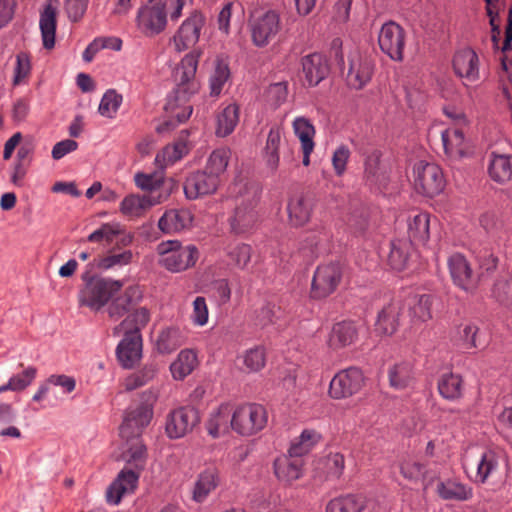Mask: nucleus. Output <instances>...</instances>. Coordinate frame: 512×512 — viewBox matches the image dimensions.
Here are the masks:
<instances>
[{
	"label": "nucleus",
	"instance_id": "nucleus-34",
	"mask_svg": "<svg viewBox=\"0 0 512 512\" xmlns=\"http://www.w3.org/2000/svg\"><path fill=\"white\" fill-rule=\"evenodd\" d=\"M149 321L150 312L144 307L137 308L129 313L120 324L114 327L113 335L117 337L122 334L133 335L135 333L141 335V329L144 328Z\"/></svg>",
	"mask_w": 512,
	"mask_h": 512
},
{
	"label": "nucleus",
	"instance_id": "nucleus-35",
	"mask_svg": "<svg viewBox=\"0 0 512 512\" xmlns=\"http://www.w3.org/2000/svg\"><path fill=\"white\" fill-rule=\"evenodd\" d=\"M121 457L124 461L134 464L136 467L143 465L146 458V448L140 435L129 434V436L121 437Z\"/></svg>",
	"mask_w": 512,
	"mask_h": 512
},
{
	"label": "nucleus",
	"instance_id": "nucleus-6",
	"mask_svg": "<svg viewBox=\"0 0 512 512\" xmlns=\"http://www.w3.org/2000/svg\"><path fill=\"white\" fill-rule=\"evenodd\" d=\"M412 183L417 193L427 197L439 195L446 186L442 169L437 164L424 160L414 164Z\"/></svg>",
	"mask_w": 512,
	"mask_h": 512
},
{
	"label": "nucleus",
	"instance_id": "nucleus-59",
	"mask_svg": "<svg viewBox=\"0 0 512 512\" xmlns=\"http://www.w3.org/2000/svg\"><path fill=\"white\" fill-rule=\"evenodd\" d=\"M445 430L446 428L444 426H439L433 423L426 426V437L428 439L425 447L426 455L434 456L436 451L442 448L444 440L441 436Z\"/></svg>",
	"mask_w": 512,
	"mask_h": 512
},
{
	"label": "nucleus",
	"instance_id": "nucleus-60",
	"mask_svg": "<svg viewBox=\"0 0 512 512\" xmlns=\"http://www.w3.org/2000/svg\"><path fill=\"white\" fill-rule=\"evenodd\" d=\"M443 113L450 121L449 127H457L462 129H467L470 127L471 120L462 108L449 104L443 107Z\"/></svg>",
	"mask_w": 512,
	"mask_h": 512
},
{
	"label": "nucleus",
	"instance_id": "nucleus-9",
	"mask_svg": "<svg viewBox=\"0 0 512 512\" xmlns=\"http://www.w3.org/2000/svg\"><path fill=\"white\" fill-rule=\"evenodd\" d=\"M375 63L366 53L353 49L347 57L346 81L349 87L360 90L370 83Z\"/></svg>",
	"mask_w": 512,
	"mask_h": 512
},
{
	"label": "nucleus",
	"instance_id": "nucleus-50",
	"mask_svg": "<svg viewBox=\"0 0 512 512\" xmlns=\"http://www.w3.org/2000/svg\"><path fill=\"white\" fill-rule=\"evenodd\" d=\"M388 376L391 387L405 389L413 380L412 367L407 362L396 363L389 368Z\"/></svg>",
	"mask_w": 512,
	"mask_h": 512
},
{
	"label": "nucleus",
	"instance_id": "nucleus-2",
	"mask_svg": "<svg viewBox=\"0 0 512 512\" xmlns=\"http://www.w3.org/2000/svg\"><path fill=\"white\" fill-rule=\"evenodd\" d=\"M158 264L171 273L184 272L193 266L199 258L194 245H183L178 240L162 241L157 245Z\"/></svg>",
	"mask_w": 512,
	"mask_h": 512
},
{
	"label": "nucleus",
	"instance_id": "nucleus-7",
	"mask_svg": "<svg viewBox=\"0 0 512 512\" xmlns=\"http://www.w3.org/2000/svg\"><path fill=\"white\" fill-rule=\"evenodd\" d=\"M168 24L166 6L163 2H150L138 8L135 27L145 37H155L165 31Z\"/></svg>",
	"mask_w": 512,
	"mask_h": 512
},
{
	"label": "nucleus",
	"instance_id": "nucleus-8",
	"mask_svg": "<svg viewBox=\"0 0 512 512\" xmlns=\"http://www.w3.org/2000/svg\"><path fill=\"white\" fill-rule=\"evenodd\" d=\"M365 377L361 369L349 367L338 371L331 379L328 395L334 400H343L357 394L364 386Z\"/></svg>",
	"mask_w": 512,
	"mask_h": 512
},
{
	"label": "nucleus",
	"instance_id": "nucleus-10",
	"mask_svg": "<svg viewBox=\"0 0 512 512\" xmlns=\"http://www.w3.org/2000/svg\"><path fill=\"white\" fill-rule=\"evenodd\" d=\"M407 41V33L394 21L384 23L378 33V44L383 53L393 61H402Z\"/></svg>",
	"mask_w": 512,
	"mask_h": 512
},
{
	"label": "nucleus",
	"instance_id": "nucleus-57",
	"mask_svg": "<svg viewBox=\"0 0 512 512\" xmlns=\"http://www.w3.org/2000/svg\"><path fill=\"white\" fill-rule=\"evenodd\" d=\"M133 260V253L131 250H124L121 252H113L100 258L97 262V267L103 270L112 269L115 267H123L130 264Z\"/></svg>",
	"mask_w": 512,
	"mask_h": 512
},
{
	"label": "nucleus",
	"instance_id": "nucleus-40",
	"mask_svg": "<svg viewBox=\"0 0 512 512\" xmlns=\"http://www.w3.org/2000/svg\"><path fill=\"white\" fill-rule=\"evenodd\" d=\"M322 440V435L315 429H304L301 434L291 442L288 453L290 456L301 458L312 451Z\"/></svg>",
	"mask_w": 512,
	"mask_h": 512
},
{
	"label": "nucleus",
	"instance_id": "nucleus-52",
	"mask_svg": "<svg viewBox=\"0 0 512 512\" xmlns=\"http://www.w3.org/2000/svg\"><path fill=\"white\" fill-rule=\"evenodd\" d=\"M122 102L123 96L120 93H118L115 89H108L100 100L98 113L102 117L113 119L116 117Z\"/></svg>",
	"mask_w": 512,
	"mask_h": 512
},
{
	"label": "nucleus",
	"instance_id": "nucleus-27",
	"mask_svg": "<svg viewBox=\"0 0 512 512\" xmlns=\"http://www.w3.org/2000/svg\"><path fill=\"white\" fill-rule=\"evenodd\" d=\"M154 412L150 409L143 408L137 405L134 408H130L124 417V420L120 426V437L129 436V434H138L147 427L152 418Z\"/></svg>",
	"mask_w": 512,
	"mask_h": 512
},
{
	"label": "nucleus",
	"instance_id": "nucleus-51",
	"mask_svg": "<svg viewBox=\"0 0 512 512\" xmlns=\"http://www.w3.org/2000/svg\"><path fill=\"white\" fill-rule=\"evenodd\" d=\"M317 469L322 472L327 479L339 478L344 470V456L340 453H329L318 462Z\"/></svg>",
	"mask_w": 512,
	"mask_h": 512
},
{
	"label": "nucleus",
	"instance_id": "nucleus-24",
	"mask_svg": "<svg viewBox=\"0 0 512 512\" xmlns=\"http://www.w3.org/2000/svg\"><path fill=\"white\" fill-rule=\"evenodd\" d=\"M122 335L116 349L117 358L124 368H133L142 358V337L135 333Z\"/></svg>",
	"mask_w": 512,
	"mask_h": 512
},
{
	"label": "nucleus",
	"instance_id": "nucleus-19",
	"mask_svg": "<svg viewBox=\"0 0 512 512\" xmlns=\"http://www.w3.org/2000/svg\"><path fill=\"white\" fill-rule=\"evenodd\" d=\"M139 474L130 470L123 469L119 472L116 479L109 485L106 492V500L109 504L117 505L122 498L132 494L137 488Z\"/></svg>",
	"mask_w": 512,
	"mask_h": 512
},
{
	"label": "nucleus",
	"instance_id": "nucleus-13",
	"mask_svg": "<svg viewBox=\"0 0 512 512\" xmlns=\"http://www.w3.org/2000/svg\"><path fill=\"white\" fill-rule=\"evenodd\" d=\"M169 182L170 185L165 189V194L163 195L160 194L155 197L151 195H140L134 193L128 194L121 201L119 211L123 216L129 219H137L142 217L153 206L162 203L169 197L174 186V181L170 179Z\"/></svg>",
	"mask_w": 512,
	"mask_h": 512
},
{
	"label": "nucleus",
	"instance_id": "nucleus-42",
	"mask_svg": "<svg viewBox=\"0 0 512 512\" xmlns=\"http://www.w3.org/2000/svg\"><path fill=\"white\" fill-rule=\"evenodd\" d=\"M240 108L236 103L227 104L217 115L216 135L226 137L230 135L239 122Z\"/></svg>",
	"mask_w": 512,
	"mask_h": 512
},
{
	"label": "nucleus",
	"instance_id": "nucleus-32",
	"mask_svg": "<svg viewBox=\"0 0 512 512\" xmlns=\"http://www.w3.org/2000/svg\"><path fill=\"white\" fill-rule=\"evenodd\" d=\"M302 69L310 86L318 85L329 72L326 59L320 54H310L302 59Z\"/></svg>",
	"mask_w": 512,
	"mask_h": 512
},
{
	"label": "nucleus",
	"instance_id": "nucleus-31",
	"mask_svg": "<svg viewBox=\"0 0 512 512\" xmlns=\"http://www.w3.org/2000/svg\"><path fill=\"white\" fill-rule=\"evenodd\" d=\"M230 77L231 71L228 61L223 57H216L208 76L210 96L219 97Z\"/></svg>",
	"mask_w": 512,
	"mask_h": 512
},
{
	"label": "nucleus",
	"instance_id": "nucleus-30",
	"mask_svg": "<svg viewBox=\"0 0 512 512\" xmlns=\"http://www.w3.org/2000/svg\"><path fill=\"white\" fill-rule=\"evenodd\" d=\"M57 27V8L47 3L40 13L39 28L41 32L43 47L51 50L55 46Z\"/></svg>",
	"mask_w": 512,
	"mask_h": 512
},
{
	"label": "nucleus",
	"instance_id": "nucleus-54",
	"mask_svg": "<svg viewBox=\"0 0 512 512\" xmlns=\"http://www.w3.org/2000/svg\"><path fill=\"white\" fill-rule=\"evenodd\" d=\"M439 393L446 399L454 400L461 396L462 379L453 373L443 374L438 382Z\"/></svg>",
	"mask_w": 512,
	"mask_h": 512
},
{
	"label": "nucleus",
	"instance_id": "nucleus-63",
	"mask_svg": "<svg viewBox=\"0 0 512 512\" xmlns=\"http://www.w3.org/2000/svg\"><path fill=\"white\" fill-rule=\"evenodd\" d=\"M228 256L238 268H245L251 259V247L248 244L238 243L229 248Z\"/></svg>",
	"mask_w": 512,
	"mask_h": 512
},
{
	"label": "nucleus",
	"instance_id": "nucleus-53",
	"mask_svg": "<svg viewBox=\"0 0 512 512\" xmlns=\"http://www.w3.org/2000/svg\"><path fill=\"white\" fill-rule=\"evenodd\" d=\"M230 155L231 152L227 148H218L214 150L210 154L204 170L220 180L221 175L226 171Z\"/></svg>",
	"mask_w": 512,
	"mask_h": 512
},
{
	"label": "nucleus",
	"instance_id": "nucleus-3",
	"mask_svg": "<svg viewBox=\"0 0 512 512\" xmlns=\"http://www.w3.org/2000/svg\"><path fill=\"white\" fill-rule=\"evenodd\" d=\"M268 424L266 408L257 403L233 405L230 421L231 430L238 436L250 438L261 433Z\"/></svg>",
	"mask_w": 512,
	"mask_h": 512
},
{
	"label": "nucleus",
	"instance_id": "nucleus-39",
	"mask_svg": "<svg viewBox=\"0 0 512 512\" xmlns=\"http://www.w3.org/2000/svg\"><path fill=\"white\" fill-rule=\"evenodd\" d=\"M282 141V131L278 127L270 129L266 143L262 152L263 160L267 168L275 172L280 164V146Z\"/></svg>",
	"mask_w": 512,
	"mask_h": 512
},
{
	"label": "nucleus",
	"instance_id": "nucleus-21",
	"mask_svg": "<svg viewBox=\"0 0 512 512\" xmlns=\"http://www.w3.org/2000/svg\"><path fill=\"white\" fill-rule=\"evenodd\" d=\"M220 484V472L215 466H207L197 475L192 488V500L203 503Z\"/></svg>",
	"mask_w": 512,
	"mask_h": 512
},
{
	"label": "nucleus",
	"instance_id": "nucleus-16",
	"mask_svg": "<svg viewBox=\"0 0 512 512\" xmlns=\"http://www.w3.org/2000/svg\"><path fill=\"white\" fill-rule=\"evenodd\" d=\"M452 67L455 75L459 77L463 84L468 86L475 83L480 78V62L477 53L465 47L453 56Z\"/></svg>",
	"mask_w": 512,
	"mask_h": 512
},
{
	"label": "nucleus",
	"instance_id": "nucleus-1",
	"mask_svg": "<svg viewBox=\"0 0 512 512\" xmlns=\"http://www.w3.org/2000/svg\"><path fill=\"white\" fill-rule=\"evenodd\" d=\"M201 50L195 49L187 53L175 71L176 88L168 98L165 109L173 122L182 123L188 120L193 108L189 104L191 97L200 90V83L196 79L198 62Z\"/></svg>",
	"mask_w": 512,
	"mask_h": 512
},
{
	"label": "nucleus",
	"instance_id": "nucleus-62",
	"mask_svg": "<svg viewBox=\"0 0 512 512\" xmlns=\"http://www.w3.org/2000/svg\"><path fill=\"white\" fill-rule=\"evenodd\" d=\"M400 473L406 480L418 482L424 478L426 467L416 460L408 459L401 463Z\"/></svg>",
	"mask_w": 512,
	"mask_h": 512
},
{
	"label": "nucleus",
	"instance_id": "nucleus-25",
	"mask_svg": "<svg viewBox=\"0 0 512 512\" xmlns=\"http://www.w3.org/2000/svg\"><path fill=\"white\" fill-rule=\"evenodd\" d=\"M359 325L353 321H342L333 325L327 344L332 350H339L358 340Z\"/></svg>",
	"mask_w": 512,
	"mask_h": 512
},
{
	"label": "nucleus",
	"instance_id": "nucleus-46",
	"mask_svg": "<svg viewBox=\"0 0 512 512\" xmlns=\"http://www.w3.org/2000/svg\"><path fill=\"white\" fill-rule=\"evenodd\" d=\"M291 126L300 147L316 146V128L310 119L305 116H297L293 119Z\"/></svg>",
	"mask_w": 512,
	"mask_h": 512
},
{
	"label": "nucleus",
	"instance_id": "nucleus-18",
	"mask_svg": "<svg viewBox=\"0 0 512 512\" xmlns=\"http://www.w3.org/2000/svg\"><path fill=\"white\" fill-rule=\"evenodd\" d=\"M233 414V404L224 402L213 408L205 422V429L210 437L218 439L229 433Z\"/></svg>",
	"mask_w": 512,
	"mask_h": 512
},
{
	"label": "nucleus",
	"instance_id": "nucleus-44",
	"mask_svg": "<svg viewBox=\"0 0 512 512\" xmlns=\"http://www.w3.org/2000/svg\"><path fill=\"white\" fill-rule=\"evenodd\" d=\"M289 222L294 227H301L310 221L312 206L302 197H294L288 203Z\"/></svg>",
	"mask_w": 512,
	"mask_h": 512
},
{
	"label": "nucleus",
	"instance_id": "nucleus-22",
	"mask_svg": "<svg viewBox=\"0 0 512 512\" xmlns=\"http://www.w3.org/2000/svg\"><path fill=\"white\" fill-rule=\"evenodd\" d=\"M303 460L299 457L281 455L274 461V474L285 485H291L303 476Z\"/></svg>",
	"mask_w": 512,
	"mask_h": 512
},
{
	"label": "nucleus",
	"instance_id": "nucleus-64",
	"mask_svg": "<svg viewBox=\"0 0 512 512\" xmlns=\"http://www.w3.org/2000/svg\"><path fill=\"white\" fill-rule=\"evenodd\" d=\"M190 319L197 327H203L208 323L209 310L204 297L198 296L193 300Z\"/></svg>",
	"mask_w": 512,
	"mask_h": 512
},
{
	"label": "nucleus",
	"instance_id": "nucleus-29",
	"mask_svg": "<svg viewBox=\"0 0 512 512\" xmlns=\"http://www.w3.org/2000/svg\"><path fill=\"white\" fill-rule=\"evenodd\" d=\"M401 305L399 302H390L378 313L375 323V331L383 336L394 334L399 325Z\"/></svg>",
	"mask_w": 512,
	"mask_h": 512
},
{
	"label": "nucleus",
	"instance_id": "nucleus-38",
	"mask_svg": "<svg viewBox=\"0 0 512 512\" xmlns=\"http://www.w3.org/2000/svg\"><path fill=\"white\" fill-rule=\"evenodd\" d=\"M488 173L490 178L498 183L512 180V157L492 152L489 156Z\"/></svg>",
	"mask_w": 512,
	"mask_h": 512
},
{
	"label": "nucleus",
	"instance_id": "nucleus-14",
	"mask_svg": "<svg viewBox=\"0 0 512 512\" xmlns=\"http://www.w3.org/2000/svg\"><path fill=\"white\" fill-rule=\"evenodd\" d=\"M199 420L198 412L193 407H179L167 415L165 433L169 439L183 438L195 428Z\"/></svg>",
	"mask_w": 512,
	"mask_h": 512
},
{
	"label": "nucleus",
	"instance_id": "nucleus-58",
	"mask_svg": "<svg viewBox=\"0 0 512 512\" xmlns=\"http://www.w3.org/2000/svg\"><path fill=\"white\" fill-rule=\"evenodd\" d=\"M433 297L431 295L423 294L415 298L414 304L411 307V315L413 319L426 322L432 318L431 306Z\"/></svg>",
	"mask_w": 512,
	"mask_h": 512
},
{
	"label": "nucleus",
	"instance_id": "nucleus-55",
	"mask_svg": "<svg viewBox=\"0 0 512 512\" xmlns=\"http://www.w3.org/2000/svg\"><path fill=\"white\" fill-rule=\"evenodd\" d=\"M32 401L37 403H45L42 407L50 406L53 407L57 405L60 401H62V397H60L56 391L55 387L52 383H50L49 377L41 382L32 397Z\"/></svg>",
	"mask_w": 512,
	"mask_h": 512
},
{
	"label": "nucleus",
	"instance_id": "nucleus-61",
	"mask_svg": "<svg viewBox=\"0 0 512 512\" xmlns=\"http://www.w3.org/2000/svg\"><path fill=\"white\" fill-rule=\"evenodd\" d=\"M37 376V369L33 366L26 367L22 372L9 378L12 392H20L29 387Z\"/></svg>",
	"mask_w": 512,
	"mask_h": 512
},
{
	"label": "nucleus",
	"instance_id": "nucleus-41",
	"mask_svg": "<svg viewBox=\"0 0 512 512\" xmlns=\"http://www.w3.org/2000/svg\"><path fill=\"white\" fill-rule=\"evenodd\" d=\"M32 74V56L27 51H18L13 57L12 78L13 86L25 85Z\"/></svg>",
	"mask_w": 512,
	"mask_h": 512
},
{
	"label": "nucleus",
	"instance_id": "nucleus-49",
	"mask_svg": "<svg viewBox=\"0 0 512 512\" xmlns=\"http://www.w3.org/2000/svg\"><path fill=\"white\" fill-rule=\"evenodd\" d=\"M266 349L263 346H255L247 349L241 355L243 369L247 373H257L266 365Z\"/></svg>",
	"mask_w": 512,
	"mask_h": 512
},
{
	"label": "nucleus",
	"instance_id": "nucleus-26",
	"mask_svg": "<svg viewBox=\"0 0 512 512\" xmlns=\"http://www.w3.org/2000/svg\"><path fill=\"white\" fill-rule=\"evenodd\" d=\"M193 220L190 210L174 208L165 211L158 221V227L163 233L172 234L191 228Z\"/></svg>",
	"mask_w": 512,
	"mask_h": 512
},
{
	"label": "nucleus",
	"instance_id": "nucleus-56",
	"mask_svg": "<svg viewBox=\"0 0 512 512\" xmlns=\"http://www.w3.org/2000/svg\"><path fill=\"white\" fill-rule=\"evenodd\" d=\"M135 185L143 191H155L165 184V177L162 171L152 173L137 172L134 175Z\"/></svg>",
	"mask_w": 512,
	"mask_h": 512
},
{
	"label": "nucleus",
	"instance_id": "nucleus-28",
	"mask_svg": "<svg viewBox=\"0 0 512 512\" xmlns=\"http://www.w3.org/2000/svg\"><path fill=\"white\" fill-rule=\"evenodd\" d=\"M189 150V143L184 138H180L158 151L154 159L155 166L163 171L180 161Z\"/></svg>",
	"mask_w": 512,
	"mask_h": 512
},
{
	"label": "nucleus",
	"instance_id": "nucleus-5",
	"mask_svg": "<svg viewBox=\"0 0 512 512\" xmlns=\"http://www.w3.org/2000/svg\"><path fill=\"white\" fill-rule=\"evenodd\" d=\"M500 456L491 449L468 447L463 455V467L475 483L484 484L499 469Z\"/></svg>",
	"mask_w": 512,
	"mask_h": 512
},
{
	"label": "nucleus",
	"instance_id": "nucleus-4",
	"mask_svg": "<svg viewBox=\"0 0 512 512\" xmlns=\"http://www.w3.org/2000/svg\"><path fill=\"white\" fill-rule=\"evenodd\" d=\"M79 292V304L91 311H100L122 289V282L110 278L93 276L86 279Z\"/></svg>",
	"mask_w": 512,
	"mask_h": 512
},
{
	"label": "nucleus",
	"instance_id": "nucleus-43",
	"mask_svg": "<svg viewBox=\"0 0 512 512\" xmlns=\"http://www.w3.org/2000/svg\"><path fill=\"white\" fill-rule=\"evenodd\" d=\"M412 243L406 239H398L391 243L388 262L392 269L402 271L406 268L412 252Z\"/></svg>",
	"mask_w": 512,
	"mask_h": 512
},
{
	"label": "nucleus",
	"instance_id": "nucleus-48",
	"mask_svg": "<svg viewBox=\"0 0 512 512\" xmlns=\"http://www.w3.org/2000/svg\"><path fill=\"white\" fill-rule=\"evenodd\" d=\"M122 232L123 228L119 222L113 221L103 223L88 235L87 241L91 243H104L109 245L116 237L122 234Z\"/></svg>",
	"mask_w": 512,
	"mask_h": 512
},
{
	"label": "nucleus",
	"instance_id": "nucleus-33",
	"mask_svg": "<svg viewBox=\"0 0 512 512\" xmlns=\"http://www.w3.org/2000/svg\"><path fill=\"white\" fill-rule=\"evenodd\" d=\"M368 498L362 494H344L332 498L325 507V512H363Z\"/></svg>",
	"mask_w": 512,
	"mask_h": 512
},
{
	"label": "nucleus",
	"instance_id": "nucleus-15",
	"mask_svg": "<svg viewBox=\"0 0 512 512\" xmlns=\"http://www.w3.org/2000/svg\"><path fill=\"white\" fill-rule=\"evenodd\" d=\"M441 140L444 153L450 160L469 158L474 153L472 142L466 136L465 129L447 127L441 132Z\"/></svg>",
	"mask_w": 512,
	"mask_h": 512
},
{
	"label": "nucleus",
	"instance_id": "nucleus-45",
	"mask_svg": "<svg viewBox=\"0 0 512 512\" xmlns=\"http://www.w3.org/2000/svg\"><path fill=\"white\" fill-rule=\"evenodd\" d=\"M436 491L439 497L444 500L464 501L472 497L471 488L454 480L439 482Z\"/></svg>",
	"mask_w": 512,
	"mask_h": 512
},
{
	"label": "nucleus",
	"instance_id": "nucleus-37",
	"mask_svg": "<svg viewBox=\"0 0 512 512\" xmlns=\"http://www.w3.org/2000/svg\"><path fill=\"white\" fill-rule=\"evenodd\" d=\"M432 218L428 213L419 212L408 220V234L411 243L425 245L430 238Z\"/></svg>",
	"mask_w": 512,
	"mask_h": 512
},
{
	"label": "nucleus",
	"instance_id": "nucleus-47",
	"mask_svg": "<svg viewBox=\"0 0 512 512\" xmlns=\"http://www.w3.org/2000/svg\"><path fill=\"white\" fill-rule=\"evenodd\" d=\"M160 365L156 362H148L143 368L131 375L124 380V387L126 390H135L141 386L148 384L158 374Z\"/></svg>",
	"mask_w": 512,
	"mask_h": 512
},
{
	"label": "nucleus",
	"instance_id": "nucleus-11",
	"mask_svg": "<svg viewBox=\"0 0 512 512\" xmlns=\"http://www.w3.org/2000/svg\"><path fill=\"white\" fill-rule=\"evenodd\" d=\"M250 30L252 42L255 46H267L281 30L279 14L273 10H268L259 15H254Z\"/></svg>",
	"mask_w": 512,
	"mask_h": 512
},
{
	"label": "nucleus",
	"instance_id": "nucleus-12",
	"mask_svg": "<svg viewBox=\"0 0 512 512\" xmlns=\"http://www.w3.org/2000/svg\"><path fill=\"white\" fill-rule=\"evenodd\" d=\"M206 24L205 15L194 10L179 26L171 43L177 52L193 47L200 39L201 31Z\"/></svg>",
	"mask_w": 512,
	"mask_h": 512
},
{
	"label": "nucleus",
	"instance_id": "nucleus-36",
	"mask_svg": "<svg viewBox=\"0 0 512 512\" xmlns=\"http://www.w3.org/2000/svg\"><path fill=\"white\" fill-rule=\"evenodd\" d=\"M198 364L197 354L192 349L181 350L171 362L169 370L175 381H182L189 376Z\"/></svg>",
	"mask_w": 512,
	"mask_h": 512
},
{
	"label": "nucleus",
	"instance_id": "nucleus-17",
	"mask_svg": "<svg viewBox=\"0 0 512 512\" xmlns=\"http://www.w3.org/2000/svg\"><path fill=\"white\" fill-rule=\"evenodd\" d=\"M341 279V270L337 264L321 265L314 273L311 294L321 299L332 294Z\"/></svg>",
	"mask_w": 512,
	"mask_h": 512
},
{
	"label": "nucleus",
	"instance_id": "nucleus-20",
	"mask_svg": "<svg viewBox=\"0 0 512 512\" xmlns=\"http://www.w3.org/2000/svg\"><path fill=\"white\" fill-rule=\"evenodd\" d=\"M220 180L206 170L197 171L190 175L184 184V193L188 199L194 200L201 196L214 193Z\"/></svg>",
	"mask_w": 512,
	"mask_h": 512
},
{
	"label": "nucleus",
	"instance_id": "nucleus-23",
	"mask_svg": "<svg viewBox=\"0 0 512 512\" xmlns=\"http://www.w3.org/2000/svg\"><path fill=\"white\" fill-rule=\"evenodd\" d=\"M448 267L454 283L466 292H472L476 281L467 259L461 254H453L448 259Z\"/></svg>",
	"mask_w": 512,
	"mask_h": 512
}]
</instances>
